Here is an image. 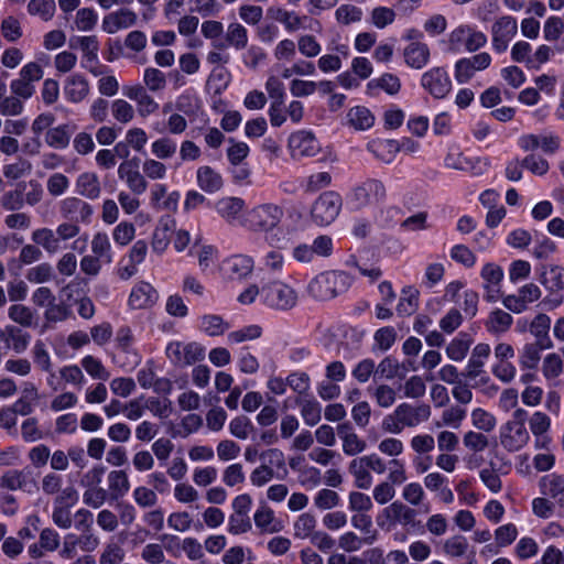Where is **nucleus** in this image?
<instances>
[{
  "mask_svg": "<svg viewBox=\"0 0 564 564\" xmlns=\"http://www.w3.org/2000/svg\"><path fill=\"white\" fill-rule=\"evenodd\" d=\"M283 216L282 206L271 202L260 203L245 212L240 225L251 232L264 235L270 246L280 249L286 245L280 228Z\"/></svg>",
  "mask_w": 564,
  "mask_h": 564,
  "instance_id": "f257e3e1",
  "label": "nucleus"
},
{
  "mask_svg": "<svg viewBox=\"0 0 564 564\" xmlns=\"http://www.w3.org/2000/svg\"><path fill=\"white\" fill-rule=\"evenodd\" d=\"M74 527L80 534L67 533L63 540L61 556L72 560L77 555L78 550L83 552L95 551L100 541L93 531L94 517L87 509H79L74 514Z\"/></svg>",
  "mask_w": 564,
  "mask_h": 564,
  "instance_id": "f03ea898",
  "label": "nucleus"
},
{
  "mask_svg": "<svg viewBox=\"0 0 564 564\" xmlns=\"http://www.w3.org/2000/svg\"><path fill=\"white\" fill-rule=\"evenodd\" d=\"M431 416L429 404L412 405L399 404L391 414L382 420V429L391 434H400L404 427H415L426 422Z\"/></svg>",
  "mask_w": 564,
  "mask_h": 564,
  "instance_id": "7ed1b4c3",
  "label": "nucleus"
},
{
  "mask_svg": "<svg viewBox=\"0 0 564 564\" xmlns=\"http://www.w3.org/2000/svg\"><path fill=\"white\" fill-rule=\"evenodd\" d=\"M351 278L343 271H327L315 276L307 285L308 294L319 301L334 299L351 285Z\"/></svg>",
  "mask_w": 564,
  "mask_h": 564,
  "instance_id": "20e7f679",
  "label": "nucleus"
},
{
  "mask_svg": "<svg viewBox=\"0 0 564 564\" xmlns=\"http://www.w3.org/2000/svg\"><path fill=\"white\" fill-rule=\"evenodd\" d=\"M528 412L524 409H517L512 419L500 426L499 440L501 446L510 452L522 449L530 441V434L525 427Z\"/></svg>",
  "mask_w": 564,
  "mask_h": 564,
  "instance_id": "39448f33",
  "label": "nucleus"
},
{
  "mask_svg": "<svg viewBox=\"0 0 564 564\" xmlns=\"http://www.w3.org/2000/svg\"><path fill=\"white\" fill-rule=\"evenodd\" d=\"M387 189L384 184L376 178H368L356 185L347 194V203L354 209H362L373 202H381L386 198Z\"/></svg>",
  "mask_w": 564,
  "mask_h": 564,
  "instance_id": "423d86ee",
  "label": "nucleus"
},
{
  "mask_svg": "<svg viewBox=\"0 0 564 564\" xmlns=\"http://www.w3.org/2000/svg\"><path fill=\"white\" fill-rule=\"evenodd\" d=\"M341 205L343 199L338 193L333 191L324 192L312 206V219L318 226L329 225L339 215Z\"/></svg>",
  "mask_w": 564,
  "mask_h": 564,
  "instance_id": "0eeeda50",
  "label": "nucleus"
},
{
  "mask_svg": "<svg viewBox=\"0 0 564 564\" xmlns=\"http://www.w3.org/2000/svg\"><path fill=\"white\" fill-rule=\"evenodd\" d=\"M261 297L269 307L280 311L291 310L297 302L296 292L281 281L264 285L261 290Z\"/></svg>",
  "mask_w": 564,
  "mask_h": 564,
  "instance_id": "6e6552de",
  "label": "nucleus"
},
{
  "mask_svg": "<svg viewBox=\"0 0 564 564\" xmlns=\"http://www.w3.org/2000/svg\"><path fill=\"white\" fill-rule=\"evenodd\" d=\"M288 147L294 160L312 158L319 153L321 144L312 131L299 130L289 137Z\"/></svg>",
  "mask_w": 564,
  "mask_h": 564,
  "instance_id": "1a4fd4ad",
  "label": "nucleus"
},
{
  "mask_svg": "<svg viewBox=\"0 0 564 564\" xmlns=\"http://www.w3.org/2000/svg\"><path fill=\"white\" fill-rule=\"evenodd\" d=\"M166 357L177 367H186L204 358V349L196 343L172 341L166 346Z\"/></svg>",
  "mask_w": 564,
  "mask_h": 564,
  "instance_id": "9d476101",
  "label": "nucleus"
},
{
  "mask_svg": "<svg viewBox=\"0 0 564 564\" xmlns=\"http://www.w3.org/2000/svg\"><path fill=\"white\" fill-rule=\"evenodd\" d=\"M58 212L63 219L89 224L94 214L93 206L77 196H68L58 203Z\"/></svg>",
  "mask_w": 564,
  "mask_h": 564,
  "instance_id": "9b49d317",
  "label": "nucleus"
},
{
  "mask_svg": "<svg viewBox=\"0 0 564 564\" xmlns=\"http://www.w3.org/2000/svg\"><path fill=\"white\" fill-rule=\"evenodd\" d=\"M118 177L123 181L133 195H142L148 188L144 173L139 171V159L126 160L118 166Z\"/></svg>",
  "mask_w": 564,
  "mask_h": 564,
  "instance_id": "f8f14e48",
  "label": "nucleus"
},
{
  "mask_svg": "<svg viewBox=\"0 0 564 564\" xmlns=\"http://www.w3.org/2000/svg\"><path fill=\"white\" fill-rule=\"evenodd\" d=\"M560 143L558 135L552 132L523 134L519 138V147L527 152L541 148L545 154H554L558 150Z\"/></svg>",
  "mask_w": 564,
  "mask_h": 564,
  "instance_id": "ddd939ff",
  "label": "nucleus"
},
{
  "mask_svg": "<svg viewBox=\"0 0 564 564\" xmlns=\"http://www.w3.org/2000/svg\"><path fill=\"white\" fill-rule=\"evenodd\" d=\"M517 20L512 17H501L492 25V44L498 52L507 50L509 42L517 34Z\"/></svg>",
  "mask_w": 564,
  "mask_h": 564,
  "instance_id": "4468645a",
  "label": "nucleus"
},
{
  "mask_svg": "<svg viewBox=\"0 0 564 564\" xmlns=\"http://www.w3.org/2000/svg\"><path fill=\"white\" fill-rule=\"evenodd\" d=\"M480 275L484 280L485 300L496 302L501 293L502 269L496 263H486L481 269Z\"/></svg>",
  "mask_w": 564,
  "mask_h": 564,
  "instance_id": "2eb2a0df",
  "label": "nucleus"
},
{
  "mask_svg": "<svg viewBox=\"0 0 564 564\" xmlns=\"http://www.w3.org/2000/svg\"><path fill=\"white\" fill-rule=\"evenodd\" d=\"M158 300V291L149 282L139 281L130 292L128 305L132 310H144L152 307Z\"/></svg>",
  "mask_w": 564,
  "mask_h": 564,
  "instance_id": "dca6fc26",
  "label": "nucleus"
},
{
  "mask_svg": "<svg viewBox=\"0 0 564 564\" xmlns=\"http://www.w3.org/2000/svg\"><path fill=\"white\" fill-rule=\"evenodd\" d=\"M0 487L8 490L31 492L36 487V484L30 470L9 469L0 476Z\"/></svg>",
  "mask_w": 564,
  "mask_h": 564,
  "instance_id": "f3484780",
  "label": "nucleus"
},
{
  "mask_svg": "<svg viewBox=\"0 0 564 564\" xmlns=\"http://www.w3.org/2000/svg\"><path fill=\"white\" fill-rule=\"evenodd\" d=\"M137 21L138 15L135 12L130 9L122 8L105 15L101 26L106 33L113 34L119 30L133 26Z\"/></svg>",
  "mask_w": 564,
  "mask_h": 564,
  "instance_id": "a211bd4d",
  "label": "nucleus"
},
{
  "mask_svg": "<svg viewBox=\"0 0 564 564\" xmlns=\"http://www.w3.org/2000/svg\"><path fill=\"white\" fill-rule=\"evenodd\" d=\"M541 494L553 499L564 512V474H550L539 481Z\"/></svg>",
  "mask_w": 564,
  "mask_h": 564,
  "instance_id": "6ab92c4d",
  "label": "nucleus"
},
{
  "mask_svg": "<svg viewBox=\"0 0 564 564\" xmlns=\"http://www.w3.org/2000/svg\"><path fill=\"white\" fill-rule=\"evenodd\" d=\"M221 270L230 280H242L251 274L253 260L248 256L237 254L224 261Z\"/></svg>",
  "mask_w": 564,
  "mask_h": 564,
  "instance_id": "aec40b11",
  "label": "nucleus"
},
{
  "mask_svg": "<svg viewBox=\"0 0 564 564\" xmlns=\"http://www.w3.org/2000/svg\"><path fill=\"white\" fill-rule=\"evenodd\" d=\"M337 434L343 442V452L348 456H356L366 449L367 443L354 431L349 422L337 425Z\"/></svg>",
  "mask_w": 564,
  "mask_h": 564,
  "instance_id": "412c9836",
  "label": "nucleus"
},
{
  "mask_svg": "<svg viewBox=\"0 0 564 564\" xmlns=\"http://www.w3.org/2000/svg\"><path fill=\"white\" fill-rule=\"evenodd\" d=\"M421 83L435 98H444L452 89V80L447 73H424Z\"/></svg>",
  "mask_w": 564,
  "mask_h": 564,
  "instance_id": "4be33fe9",
  "label": "nucleus"
},
{
  "mask_svg": "<svg viewBox=\"0 0 564 564\" xmlns=\"http://www.w3.org/2000/svg\"><path fill=\"white\" fill-rule=\"evenodd\" d=\"M243 208L245 200L240 197H223L215 203L217 214L229 225L240 218Z\"/></svg>",
  "mask_w": 564,
  "mask_h": 564,
  "instance_id": "5701e85b",
  "label": "nucleus"
},
{
  "mask_svg": "<svg viewBox=\"0 0 564 564\" xmlns=\"http://www.w3.org/2000/svg\"><path fill=\"white\" fill-rule=\"evenodd\" d=\"M76 193L87 199H98L101 195V184L95 172H84L75 181Z\"/></svg>",
  "mask_w": 564,
  "mask_h": 564,
  "instance_id": "b1692460",
  "label": "nucleus"
},
{
  "mask_svg": "<svg viewBox=\"0 0 564 564\" xmlns=\"http://www.w3.org/2000/svg\"><path fill=\"white\" fill-rule=\"evenodd\" d=\"M174 227L175 221L169 216L162 217L159 220L151 240V249L153 252L162 254L166 250L171 241L170 234Z\"/></svg>",
  "mask_w": 564,
  "mask_h": 564,
  "instance_id": "393cba45",
  "label": "nucleus"
},
{
  "mask_svg": "<svg viewBox=\"0 0 564 564\" xmlns=\"http://www.w3.org/2000/svg\"><path fill=\"white\" fill-rule=\"evenodd\" d=\"M254 524L261 532L278 533L283 530V522L275 518L274 511L267 505H261L253 514Z\"/></svg>",
  "mask_w": 564,
  "mask_h": 564,
  "instance_id": "a878e982",
  "label": "nucleus"
},
{
  "mask_svg": "<svg viewBox=\"0 0 564 564\" xmlns=\"http://www.w3.org/2000/svg\"><path fill=\"white\" fill-rule=\"evenodd\" d=\"M123 94L129 99L137 101L139 113L143 117L154 112L159 105L147 94L141 85L123 87Z\"/></svg>",
  "mask_w": 564,
  "mask_h": 564,
  "instance_id": "bb28decb",
  "label": "nucleus"
},
{
  "mask_svg": "<svg viewBox=\"0 0 564 564\" xmlns=\"http://www.w3.org/2000/svg\"><path fill=\"white\" fill-rule=\"evenodd\" d=\"M73 315L72 308L64 302L57 303L56 300L52 302L43 313V332L54 328L57 323L65 322Z\"/></svg>",
  "mask_w": 564,
  "mask_h": 564,
  "instance_id": "cd10ccee",
  "label": "nucleus"
},
{
  "mask_svg": "<svg viewBox=\"0 0 564 564\" xmlns=\"http://www.w3.org/2000/svg\"><path fill=\"white\" fill-rule=\"evenodd\" d=\"M540 282L550 291L564 290V268L560 265H545L539 268Z\"/></svg>",
  "mask_w": 564,
  "mask_h": 564,
  "instance_id": "c85d7f7f",
  "label": "nucleus"
},
{
  "mask_svg": "<svg viewBox=\"0 0 564 564\" xmlns=\"http://www.w3.org/2000/svg\"><path fill=\"white\" fill-rule=\"evenodd\" d=\"M335 87V83L328 80L314 82V80H301L294 79L292 80L290 90L292 95L296 97H304L313 94L316 89H318L323 94L332 93Z\"/></svg>",
  "mask_w": 564,
  "mask_h": 564,
  "instance_id": "c756f323",
  "label": "nucleus"
},
{
  "mask_svg": "<svg viewBox=\"0 0 564 564\" xmlns=\"http://www.w3.org/2000/svg\"><path fill=\"white\" fill-rule=\"evenodd\" d=\"M404 58L408 66L420 69L424 67L430 58V50L425 43L411 42L404 48Z\"/></svg>",
  "mask_w": 564,
  "mask_h": 564,
  "instance_id": "7c9ffc66",
  "label": "nucleus"
},
{
  "mask_svg": "<svg viewBox=\"0 0 564 564\" xmlns=\"http://www.w3.org/2000/svg\"><path fill=\"white\" fill-rule=\"evenodd\" d=\"M8 317L11 322L23 328H31L37 325L36 313L31 307L21 303L9 306Z\"/></svg>",
  "mask_w": 564,
  "mask_h": 564,
  "instance_id": "2f4dec72",
  "label": "nucleus"
},
{
  "mask_svg": "<svg viewBox=\"0 0 564 564\" xmlns=\"http://www.w3.org/2000/svg\"><path fill=\"white\" fill-rule=\"evenodd\" d=\"M367 149L380 161L391 163L399 152V142L395 140H373Z\"/></svg>",
  "mask_w": 564,
  "mask_h": 564,
  "instance_id": "473e14b6",
  "label": "nucleus"
},
{
  "mask_svg": "<svg viewBox=\"0 0 564 564\" xmlns=\"http://www.w3.org/2000/svg\"><path fill=\"white\" fill-rule=\"evenodd\" d=\"M408 369L403 364H400L394 357H384L378 366H376V378L388 379L404 378Z\"/></svg>",
  "mask_w": 564,
  "mask_h": 564,
  "instance_id": "72a5a7b5",
  "label": "nucleus"
},
{
  "mask_svg": "<svg viewBox=\"0 0 564 564\" xmlns=\"http://www.w3.org/2000/svg\"><path fill=\"white\" fill-rule=\"evenodd\" d=\"M346 118L348 124L359 131L368 130L375 123V116L364 106H356L349 109Z\"/></svg>",
  "mask_w": 564,
  "mask_h": 564,
  "instance_id": "f704fd0d",
  "label": "nucleus"
},
{
  "mask_svg": "<svg viewBox=\"0 0 564 564\" xmlns=\"http://www.w3.org/2000/svg\"><path fill=\"white\" fill-rule=\"evenodd\" d=\"M197 184L206 193L218 192L224 185L221 175L207 165L197 170Z\"/></svg>",
  "mask_w": 564,
  "mask_h": 564,
  "instance_id": "c9c22d12",
  "label": "nucleus"
},
{
  "mask_svg": "<svg viewBox=\"0 0 564 564\" xmlns=\"http://www.w3.org/2000/svg\"><path fill=\"white\" fill-rule=\"evenodd\" d=\"M348 471L354 476V484L358 489H369L372 485V476L364 456L354 458L348 466Z\"/></svg>",
  "mask_w": 564,
  "mask_h": 564,
  "instance_id": "e433bc0d",
  "label": "nucleus"
},
{
  "mask_svg": "<svg viewBox=\"0 0 564 564\" xmlns=\"http://www.w3.org/2000/svg\"><path fill=\"white\" fill-rule=\"evenodd\" d=\"M31 239L35 245L41 246L50 254L57 253L62 248L56 232L47 227L34 230Z\"/></svg>",
  "mask_w": 564,
  "mask_h": 564,
  "instance_id": "4c0bfd02",
  "label": "nucleus"
},
{
  "mask_svg": "<svg viewBox=\"0 0 564 564\" xmlns=\"http://www.w3.org/2000/svg\"><path fill=\"white\" fill-rule=\"evenodd\" d=\"M70 46L83 52V58L89 63L98 61L99 42L96 35L70 39Z\"/></svg>",
  "mask_w": 564,
  "mask_h": 564,
  "instance_id": "58836bf2",
  "label": "nucleus"
},
{
  "mask_svg": "<svg viewBox=\"0 0 564 564\" xmlns=\"http://www.w3.org/2000/svg\"><path fill=\"white\" fill-rule=\"evenodd\" d=\"M551 319L545 314H539L530 325V333L535 337L536 344L541 347H552V340L549 336Z\"/></svg>",
  "mask_w": 564,
  "mask_h": 564,
  "instance_id": "ea45409f",
  "label": "nucleus"
},
{
  "mask_svg": "<svg viewBox=\"0 0 564 564\" xmlns=\"http://www.w3.org/2000/svg\"><path fill=\"white\" fill-rule=\"evenodd\" d=\"M4 333L8 337V348H11L17 354H22L28 349L31 341V335L29 333L23 332L21 328L13 325L6 326Z\"/></svg>",
  "mask_w": 564,
  "mask_h": 564,
  "instance_id": "a19ab883",
  "label": "nucleus"
},
{
  "mask_svg": "<svg viewBox=\"0 0 564 564\" xmlns=\"http://www.w3.org/2000/svg\"><path fill=\"white\" fill-rule=\"evenodd\" d=\"M295 402L301 408V415L307 425L314 426L321 421L322 406L314 398L299 397Z\"/></svg>",
  "mask_w": 564,
  "mask_h": 564,
  "instance_id": "79ce46f5",
  "label": "nucleus"
},
{
  "mask_svg": "<svg viewBox=\"0 0 564 564\" xmlns=\"http://www.w3.org/2000/svg\"><path fill=\"white\" fill-rule=\"evenodd\" d=\"M388 517L392 518L404 527H414L416 511L402 502L394 501L384 509Z\"/></svg>",
  "mask_w": 564,
  "mask_h": 564,
  "instance_id": "37998d69",
  "label": "nucleus"
},
{
  "mask_svg": "<svg viewBox=\"0 0 564 564\" xmlns=\"http://www.w3.org/2000/svg\"><path fill=\"white\" fill-rule=\"evenodd\" d=\"M108 486L113 499L123 497L130 489L128 475L124 470H111L108 474Z\"/></svg>",
  "mask_w": 564,
  "mask_h": 564,
  "instance_id": "c03bdc74",
  "label": "nucleus"
},
{
  "mask_svg": "<svg viewBox=\"0 0 564 564\" xmlns=\"http://www.w3.org/2000/svg\"><path fill=\"white\" fill-rule=\"evenodd\" d=\"M73 129L68 124H62L47 130L45 142L54 149H65L69 144Z\"/></svg>",
  "mask_w": 564,
  "mask_h": 564,
  "instance_id": "a18cd8bd",
  "label": "nucleus"
},
{
  "mask_svg": "<svg viewBox=\"0 0 564 564\" xmlns=\"http://www.w3.org/2000/svg\"><path fill=\"white\" fill-rule=\"evenodd\" d=\"M512 322L513 318L509 313L497 308L489 314L486 327L492 334H502L511 327Z\"/></svg>",
  "mask_w": 564,
  "mask_h": 564,
  "instance_id": "49530a36",
  "label": "nucleus"
},
{
  "mask_svg": "<svg viewBox=\"0 0 564 564\" xmlns=\"http://www.w3.org/2000/svg\"><path fill=\"white\" fill-rule=\"evenodd\" d=\"M24 191H26V182H20L15 189L6 192L0 199L2 208L10 212L21 209L24 206Z\"/></svg>",
  "mask_w": 564,
  "mask_h": 564,
  "instance_id": "de8ad7c7",
  "label": "nucleus"
},
{
  "mask_svg": "<svg viewBox=\"0 0 564 564\" xmlns=\"http://www.w3.org/2000/svg\"><path fill=\"white\" fill-rule=\"evenodd\" d=\"M550 347H541L536 343H528L524 345L519 361L522 368L535 369L541 359V351L549 349Z\"/></svg>",
  "mask_w": 564,
  "mask_h": 564,
  "instance_id": "09e8293b",
  "label": "nucleus"
},
{
  "mask_svg": "<svg viewBox=\"0 0 564 564\" xmlns=\"http://www.w3.org/2000/svg\"><path fill=\"white\" fill-rule=\"evenodd\" d=\"M21 78L13 80L11 84L12 91L22 98H29L34 91V82L40 80L37 73H21Z\"/></svg>",
  "mask_w": 564,
  "mask_h": 564,
  "instance_id": "8fccbe9b",
  "label": "nucleus"
},
{
  "mask_svg": "<svg viewBox=\"0 0 564 564\" xmlns=\"http://www.w3.org/2000/svg\"><path fill=\"white\" fill-rule=\"evenodd\" d=\"M419 304V291L413 286H406L402 290V296L397 305V312L400 315L409 316L413 314Z\"/></svg>",
  "mask_w": 564,
  "mask_h": 564,
  "instance_id": "3c124183",
  "label": "nucleus"
},
{
  "mask_svg": "<svg viewBox=\"0 0 564 564\" xmlns=\"http://www.w3.org/2000/svg\"><path fill=\"white\" fill-rule=\"evenodd\" d=\"M88 83L80 75H74L65 86L66 96L74 102L83 100L88 94Z\"/></svg>",
  "mask_w": 564,
  "mask_h": 564,
  "instance_id": "603ef678",
  "label": "nucleus"
},
{
  "mask_svg": "<svg viewBox=\"0 0 564 564\" xmlns=\"http://www.w3.org/2000/svg\"><path fill=\"white\" fill-rule=\"evenodd\" d=\"M229 328V324L221 316L207 314L200 318V329L208 336H220Z\"/></svg>",
  "mask_w": 564,
  "mask_h": 564,
  "instance_id": "864d4df0",
  "label": "nucleus"
},
{
  "mask_svg": "<svg viewBox=\"0 0 564 564\" xmlns=\"http://www.w3.org/2000/svg\"><path fill=\"white\" fill-rule=\"evenodd\" d=\"M91 252L99 257L105 263L112 262L111 245L106 232H97L91 240Z\"/></svg>",
  "mask_w": 564,
  "mask_h": 564,
  "instance_id": "5fc2aeb1",
  "label": "nucleus"
},
{
  "mask_svg": "<svg viewBox=\"0 0 564 564\" xmlns=\"http://www.w3.org/2000/svg\"><path fill=\"white\" fill-rule=\"evenodd\" d=\"M470 347V339L467 334H459L446 348V355L454 361L463 360Z\"/></svg>",
  "mask_w": 564,
  "mask_h": 564,
  "instance_id": "6e6d98bb",
  "label": "nucleus"
},
{
  "mask_svg": "<svg viewBox=\"0 0 564 564\" xmlns=\"http://www.w3.org/2000/svg\"><path fill=\"white\" fill-rule=\"evenodd\" d=\"M226 40L237 50H243L248 44L247 29L240 23H230L227 28Z\"/></svg>",
  "mask_w": 564,
  "mask_h": 564,
  "instance_id": "4d7b16f0",
  "label": "nucleus"
},
{
  "mask_svg": "<svg viewBox=\"0 0 564 564\" xmlns=\"http://www.w3.org/2000/svg\"><path fill=\"white\" fill-rule=\"evenodd\" d=\"M316 518L311 513H302L294 522V536L311 539L315 533Z\"/></svg>",
  "mask_w": 564,
  "mask_h": 564,
  "instance_id": "13d9d810",
  "label": "nucleus"
},
{
  "mask_svg": "<svg viewBox=\"0 0 564 564\" xmlns=\"http://www.w3.org/2000/svg\"><path fill=\"white\" fill-rule=\"evenodd\" d=\"M56 11L54 0H31L28 3V12L31 15H39L43 21H50Z\"/></svg>",
  "mask_w": 564,
  "mask_h": 564,
  "instance_id": "bf43d9fd",
  "label": "nucleus"
},
{
  "mask_svg": "<svg viewBox=\"0 0 564 564\" xmlns=\"http://www.w3.org/2000/svg\"><path fill=\"white\" fill-rule=\"evenodd\" d=\"M491 57L488 53H479L470 58H462L455 65V70H482L490 65Z\"/></svg>",
  "mask_w": 564,
  "mask_h": 564,
  "instance_id": "052dcab7",
  "label": "nucleus"
},
{
  "mask_svg": "<svg viewBox=\"0 0 564 564\" xmlns=\"http://www.w3.org/2000/svg\"><path fill=\"white\" fill-rule=\"evenodd\" d=\"M70 185L69 178L59 172L51 174L46 181V189L53 197H59L64 195Z\"/></svg>",
  "mask_w": 564,
  "mask_h": 564,
  "instance_id": "680f3d73",
  "label": "nucleus"
},
{
  "mask_svg": "<svg viewBox=\"0 0 564 564\" xmlns=\"http://www.w3.org/2000/svg\"><path fill=\"white\" fill-rule=\"evenodd\" d=\"M80 365L94 379L108 380L110 377L109 371L105 368L102 362L94 356H85L82 359Z\"/></svg>",
  "mask_w": 564,
  "mask_h": 564,
  "instance_id": "e2e57ef3",
  "label": "nucleus"
},
{
  "mask_svg": "<svg viewBox=\"0 0 564 564\" xmlns=\"http://www.w3.org/2000/svg\"><path fill=\"white\" fill-rule=\"evenodd\" d=\"M466 416V411L459 406H452L443 411L441 421L436 422L435 425L437 427L441 426H451L453 429H458L460 426L462 421Z\"/></svg>",
  "mask_w": 564,
  "mask_h": 564,
  "instance_id": "0e129e2a",
  "label": "nucleus"
},
{
  "mask_svg": "<svg viewBox=\"0 0 564 564\" xmlns=\"http://www.w3.org/2000/svg\"><path fill=\"white\" fill-rule=\"evenodd\" d=\"M123 547L116 542L108 543L99 557V564H120L124 558Z\"/></svg>",
  "mask_w": 564,
  "mask_h": 564,
  "instance_id": "69168bd1",
  "label": "nucleus"
},
{
  "mask_svg": "<svg viewBox=\"0 0 564 564\" xmlns=\"http://www.w3.org/2000/svg\"><path fill=\"white\" fill-rule=\"evenodd\" d=\"M471 422L476 429L484 432H491L497 424L496 417L480 408L471 412Z\"/></svg>",
  "mask_w": 564,
  "mask_h": 564,
  "instance_id": "338daca9",
  "label": "nucleus"
},
{
  "mask_svg": "<svg viewBox=\"0 0 564 564\" xmlns=\"http://www.w3.org/2000/svg\"><path fill=\"white\" fill-rule=\"evenodd\" d=\"M25 278L36 284L48 282L53 278V267L47 262L40 263L29 269Z\"/></svg>",
  "mask_w": 564,
  "mask_h": 564,
  "instance_id": "774afa93",
  "label": "nucleus"
}]
</instances>
